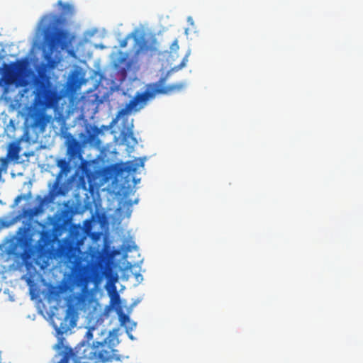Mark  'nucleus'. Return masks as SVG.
<instances>
[{
    "mask_svg": "<svg viewBox=\"0 0 363 363\" xmlns=\"http://www.w3.org/2000/svg\"><path fill=\"white\" fill-rule=\"evenodd\" d=\"M89 259L86 264L77 262L72 269L71 281L78 287L86 286L92 280L101 281L103 278H108L110 269L108 261L105 254L99 250L91 251Z\"/></svg>",
    "mask_w": 363,
    "mask_h": 363,
    "instance_id": "f257e3e1",
    "label": "nucleus"
},
{
    "mask_svg": "<svg viewBox=\"0 0 363 363\" xmlns=\"http://www.w3.org/2000/svg\"><path fill=\"white\" fill-rule=\"evenodd\" d=\"M33 86L34 111L28 113H45L47 108L56 106L62 98L58 86L44 71L38 72L33 78Z\"/></svg>",
    "mask_w": 363,
    "mask_h": 363,
    "instance_id": "f03ea898",
    "label": "nucleus"
},
{
    "mask_svg": "<svg viewBox=\"0 0 363 363\" xmlns=\"http://www.w3.org/2000/svg\"><path fill=\"white\" fill-rule=\"evenodd\" d=\"M24 118V130L23 135L16 141L9 143L6 157L11 160H18L21 151L20 143L25 142L29 145L38 143L48 124L52 119V115H21Z\"/></svg>",
    "mask_w": 363,
    "mask_h": 363,
    "instance_id": "7ed1b4c3",
    "label": "nucleus"
},
{
    "mask_svg": "<svg viewBox=\"0 0 363 363\" xmlns=\"http://www.w3.org/2000/svg\"><path fill=\"white\" fill-rule=\"evenodd\" d=\"M164 78H161L158 82L149 84L144 91L136 92L135 96L118 111L117 113H132L138 112L145 108L149 101L154 99L157 94H167L179 91L184 87L183 84H174L163 86Z\"/></svg>",
    "mask_w": 363,
    "mask_h": 363,
    "instance_id": "20e7f679",
    "label": "nucleus"
},
{
    "mask_svg": "<svg viewBox=\"0 0 363 363\" xmlns=\"http://www.w3.org/2000/svg\"><path fill=\"white\" fill-rule=\"evenodd\" d=\"M57 165L58 167H60V170L57 175V178L54 182L52 189L49 191L48 194L45 196L43 199H41L40 196L38 197L40 199V206L35 208L34 209H30L28 211V214L30 216H33L38 213L41 206L45 203L51 202L57 196L65 195V191L63 189L62 185L60 184V180L64 174L66 175L68 172H69L70 167L69 162L67 161L65 158L58 160L57 162Z\"/></svg>",
    "mask_w": 363,
    "mask_h": 363,
    "instance_id": "39448f33",
    "label": "nucleus"
},
{
    "mask_svg": "<svg viewBox=\"0 0 363 363\" xmlns=\"http://www.w3.org/2000/svg\"><path fill=\"white\" fill-rule=\"evenodd\" d=\"M21 66L22 64L21 62L11 63L10 65L4 63L2 67H0V73H1V77H0L1 97L6 101L11 99L8 96L11 90L10 87L16 82L17 72Z\"/></svg>",
    "mask_w": 363,
    "mask_h": 363,
    "instance_id": "423d86ee",
    "label": "nucleus"
},
{
    "mask_svg": "<svg viewBox=\"0 0 363 363\" xmlns=\"http://www.w3.org/2000/svg\"><path fill=\"white\" fill-rule=\"evenodd\" d=\"M70 43L69 35L67 31L58 30L50 37L49 40V49L50 53L47 55L48 59L54 51L58 49L65 50Z\"/></svg>",
    "mask_w": 363,
    "mask_h": 363,
    "instance_id": "0eeeda50",
    "label": "nucleus"
},
{
    "mask_svg": "<svg viewBox=\"0 0 363 363\" xmlns=\"http://www.w3.org/2000/svg\"><path fill=\"white\" fill-rule=\"evenodd\" d=\"M77 319V312L75 307L69 303L66 310V313L63 320L60 323L58 328L56 327L59 335H63L76 325Z\"/></svg>",
    "mask_w": 363,
    "mask_h": 363,
    "instance_id": "6e6552de",
    "label": "nucleus"
},
{
    "mask_svg": "<svg viewBox=\"0 0 363 363\" xmlns=\"http://www.w3.org/2000/svg\"><path fill=\"white\" fill-rule=\"evenodd\" d=\"M67 154L69 159L79 158L81 156V144L74 138L67 141Z\"/></svg>",
    "mask_w": 363,
    "mask_h": 363,
    "instance_id": "1a4fd4ad",
    "label": "nucleus"
},
{
    "mask_svg": "<svg viewBox=\"0 0 363 363\" xmlns=\"http://www.w3.org/2000/svg\"><path fill=\"white\" fill-rule=\"evenodd\" d=\"M136 43L138 47L135 52V56H138L141 53L154 52L156 51V48L149 45L145 40L136 39Z\"/></svg>",
    "mask_w": 363,
    "mask_h": 363,
    "instance_id": "9d476101",
    "label": "nucleus"
},
{
    "mask_svg": "<svg viewBox=\"0 0 363 363\" xmlns=\"http://www.w3.org/2000/svg\"><path fill=\"white\" fill-rule=\"evenodd\" d=\"M67 85L68 89L71 91H75L80 88L82 85V81L77 72L72 73V74L70 76L67 82Z\"/></svg>",
    "mask_w": 363,
    "mask_h": 363,
    "instance_id": "9b49d317",
    "label": "nucleus"
},
{
    "mask_svg": "<svg viewBox=\"0 0 363 363\" xmlns=\"http://www.w3.org/2000/svg\"><path fill=\"white\" fill-rule=\"evenodd\" d=\"M101 133V130L97 127L91 128V130L87 131L88 140L91 143H99V140L98 138L99 134Z\"/></svg>",
    "mask_w": 363,
    "mask_h": 363,
    "instance_id": "f8f14e48",
    "label": "nucleus"
},
{
    "mask_svg": "<svg viewBox=\"0 0 363 363\" xmlns=\"http://www.w3.org/2000/svg\"><path fill=\"white\" fill-rule=\"evenodd\" d=\"M9 161H11V160L6 156L0 157V182L3 180L2 173L6 172L8 169Z\"/></svg>",
    "mask_w": 363,
    "mask_h": 363,
    "instance_id": "ddd939ff",
    "label": "nucleus"
},
{
    "mask_svg": "<svg viewBox=\"0 0 363 363\" xmlns=\"http://www.w3.org/2000/svg\"><path fill=\"white\" fill-rule=\"evenodd\" d=\"M18 124V121L15 119H10L9 123L6 125L4 130L5 133L8 135L11 133H13L16 129V127Z\"/></svg>",
    "mask_w": 363,
    "mask_h": 363,
    "instance_id": "4468645a",
    "label": "nucleus"
},
{
    "mask_svg": "<svg viewBox=\"0 0 363 363\" xmlns=\"http://www.w3.org/2000/svg\"><path fill=\"white\" fill-rule=\"evenodd\" d=\"M57 4L61 6L62 10L65 14L72 13L73 11V7L68 4H64L62 1H58Z\"/></svg>",
    "mask_w": 363,
    "mask_h": 363,
    "instance_id": "2eb2a0df",
    "label": "nucleus"
},
{
    "mask_svg": "<svg viewBox=\"0 0 363 363\" xmlns=\"http://www.w3.org/2000/svg\"><path fill=\"white\" fill-rule=\"evenodd\" d=\"M13 222L11 220H8L5 218H0V230L3 228H9L11 226Z\"/></svg>",
    "mask_w": 363,
    "mask_h": 363,
    "instance_id": "dca6fc26",
    "label": "nucleus"
},
{
    "mask_svg": "<svg viewBox=\"0 0 363 363\" xmlns=\"http://www.w3.org/2000/svg\"><path fill=\"white\" fill-rule=\"evenodd\" d=\"M188 57H189V54H186L185 55V57L182 59L181 63L179 65L174 67L173 68V69L178 71V70L182 69L183 67H184L188 62Z\"/></svg>",
    "mask_w": 363,
    "mask_h": 363,
    "instance_id": "f3484780",
    "label": "nucleus"
},
{
    "mask_svg": "<svg viewBox=\"0 0 363 363\" xmlns=\"http://www.w3.org/2000/svg\"><path fill=\"white\" fill-rule=\"evenodd\" d=\"M179 48V44H178V40L177 39H175L173 43H172V45H170V50L172 51V52H175V51H177Z\"/></svg>",
    "mask_w": 363,
    "mask_h": 363,
    "instance_id": "a211bd4d",
    "label": "nucleus"
},
{
    "mask_svg": "<svg viewBox=\"0 0 363 363\" xmlns=\"http://www.w3.org/2000/svg\"><path fill=\"white\" fill-rule=\"evenodd\" d=\"M92 338H93V333L90 330H89L86 331V333L85 334V336H84L85 340H83L82 341H86V342H89V341L91 340H92Z\"/></svg>",
    "mask_w": 363,
    "mask_h": 363,
    "instance_id": "6ab92c4d",
    "label": "nucleus"
},
{
    "mask_svg": "<svg viewBox=\"0 0 363 363\" xmlns=\"http://www.w3.org/2000/svg\"><path fill=\"white\" fill-rule=\"evenodd\" d=\"M119 319L122 324H125L127 321L129 320V317H128V315H127L123 313H121L119 314Z\"/></svg>",
    "mask_w": 363,
    "mask_h": 363,
    "instance_id": "aec40b11",
    "label": "nucleus"
},
{
    "mask_svg": "<svg viewBox=\"0 0 363 363\" xmlns=\"http://www.w3.org/2000/svg\"><path fill=\"white\" fill-rule=\"evenodd\" d=\"M54 116H55V119L65 120V119L68 118L70 115H61V114H59V115H54Z\"/></svg>",
    "mask_w": 363,
    "mask_h": 363,
    "instance_id": "412c9836",
    "label": "nucleus"
},
{
    "mask_svg": "<svg viewBox=\"0 0 363 363\" xmlns=\"http://www.w3.org/2000/svg\"><path fill=\"white\" fill-rule=\"evenodd\" d=\"M25 199L24 195H21V194L18 195V196H16V198L14 200L15 204H18L22 199Z\"/></svg>",
    "mask_w": 363,
    "mask_h": 363,
    "instance_id": "4be33fe9",
    "label": "nucleus"
},
{
    "mask_svg": "<svg viewBox=\"0 0 363 363\" xmlns=\"http://www.w3.org/2000/svg\"><path fill=\"white\" fill-rule=\"evenodd\" d=\"M127 43H128V40H127V38H125L121 41L120 47L125 48L127 45Z\"/></svg>",
    "mask_w": 363,
    "mask_h": 363,
    "instance_id": "5701e85b",
    "label": "nucleus"
},
{
    "mask_svg": "<svg viewBox=\"0 0 363 363\" xmlns=\"http://www.w3.org/2000/svg\"><path fill=\"white\" fill-rule=\"evenodd\" d=\"M20 84L23 86H26L29 84L28 82L26 79H23L21 81Z\"/></svg>",
    "mask_w": 363,
    "mask_h": 363,
    "instance_id": "b1692460",
    "label": "nucleus"
},
{
    "mask_svg": "<svg viewBox=\"0 0 363 363\" xmlns=\"http://www.w3.org/2000/svg\"><path fill=\"white\" fill-rule=\"evenodd\" d=\"M128 115H116V117L115 119H113V121L119 120L123 116H127Z\"/></svg>",
    "mask_w": 363,
    "mask_h": 363,
    "instance_id": "393cba45",
    "label": "nucleus"
},
{
    "mask_svg": "<svg viewBox=\"0 0 363 363\" xmlns=\"http://www.w3.org/2000/svg\"><path fill=\"white\" fill-rule=\"evenodd\" d=\"M78 118L79 119H84V115H83V114L79 115Z\"/></svg>",
    "mask_w": 363,
    "mask_h": 363,
    "instance_id": "a878e982",
    "label": "nucleus"
},
{
    "mask_svg": "<svg viewBox=\"0 0 363 363\" xmlns=\"http://www.w3.org/2000/svg\"><path fill=\"white\" fill-rule=\"evenodd\" d=\"M128 171H135V168H131L130 167H128Z\"/></svg>",
    "mask_w": 363,
    "mask_h": 363,
    "instance_id": "bb28decb",
    "label": "nucleus"
},
{
    "mask_svg": "<svg viewBox=\"0 0 363 363\" xmlns=\"http://www.w3.org/2000/svg\"><path fill=\"white\" fill-rule=\"evenodd\" d=\"M66 113L70 114V113H73V112H72V111H69H69H67L66 112Z\"/></svg>",
    "mask_w": 363,
    "mask_h": 363,
    "instance_id": "cd10ccee",
    "label": "nucleus"
},
{
    "mask_svg": "<svg viewBox=\"0 0 363 363\" xmlns=\"http://www.w3.org/2000/svg\"><path fill=\"white\" fill-rule=\"evenodd\" d=\"M55 113H57V114H60V113H62V112H60V111H55Z\"/></svg>",
    "mask_w": 363,
    "mask_h": 363,
    "instance_id": "c85d7f7f",
    "label": "nucleus"
},
{
    "mask_svg": "<svg viewBox=\"0 0 363 363\" xmlns=\"http://www.w3.org/2000/svg\"><path fill=\"white\" fill-rule=\"evenodd\" d=\"M97 111L96 110H94V111L93 112V113H96Z\"/></svg>",
    "mask_w": 363,
    "mask_h": 363,
    "instance_id": "c756f323",
    "label": "nucleus"
},
{
    "mask_svg": "<svg viewBox=\"0 0 363 363\" xmlns=\"http://www.w3.org/2000/svg\"><path fill=\"white\" fill-rule=\"evenodd\" d=\"M23 91H24V92H26V91H27V89H25L23 90Z\"/></svg>",
    "mask_w": 363,
    "mask_h": 363,
    "instance_id": "7c9ffc66",
    "label": "nucleus"
},
{
    "mask_svg": "<svg viewBox=\"0 0 363 363\" xmlns=\"http://www.w3.org/2000/svg\"><path fill=\"white\" fill-rule=\"evenodd\" d=\"M18 113L21 114V113H22L21 111H18Z\"/></svg>",
    "mask_w": 363,
    "mask_h": 363,
    "instance_id": "2f4dec72",
    "label": "nucleus"
}]
</instances>
